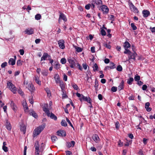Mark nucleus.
Wrapping results in <instances>:
<instances>
[{"label": "nucleus", "mask_w": 155, "mask_h": 155, "mask_svg": "<svg viewBox=\"0 0 155 155\" xmlns=\"http://www.w3.org/2000/svg\"><path fill=\"white\" fill-rule=\"evenodd\" d=\"M45 127V124H42L36 128L34 130L33 136L34 137L38 135L44 130Z\"/></svg>", "instance_id": "f257e3e1"}, {"label": "nucleus", "mask_w": 155, "mask_h": 155, "mask_svg": "<svg viewBox=\"0 0 155 155\" xmlns=\"http://www.w3.org/2000/svg\"><path fill=\"white\" fill-rule=\"evenodd\" d=\"M25 87L27 88L31 93L34 92L35 88L34 85L31 82H28L27 81H25L24 83Z\"/></svg>", "instance_id": "f03ea898"}, {"label": "nucleus", "mask_w": 155, "mask_h": 155, "mask_svg": "<svg viewBox=\"0 0 155 155\" xmlns=\"http://www.w3.org/2000/svg\"><path fill=\"white\" fill-rule=\"evenodd\" d=\"M7 87L14 94L16 93L17 88L15 86L12 82L11 81H8L7 83Z\"/></svg>", "instance_id": "7ed1b4c3"}, {"label": "nucleus", "mask_w": 155, "mask_h": 155, "mask_svg": "<svg viewBox=\"0 0 155 155\" xmlns=\"http://www.w3.org/2000/svg\"><path fill=\"white\" fill-rule=\"evenodd\" d=\"M102 5V1L101 0H92L91 2V9H94L96 6L97 8H99Z\"/></svg>", "instance_id": "20e7f679"}, {"label": "nucleus", "mask_w": 155, "mask_h": 155, "mask_svg": "<svg viewBox=\"0 0 155 155\" xmlns=\"http://www.w3.org/2000/svg\"><path fill=\"white\" fill-rule=\"evenodd\" d=\"M137 55V54L136 52L134 53L131 52L128 55V59H127L125 62L128 61L129 63H130L131 59H132L135 61L136 60V57Z\"/></svg>", "instance_id": "39448f33"}, {"label": "nucleus", "mask_w": 155, "mask_h": 155, "mask_svg": "<svg viewBox=\"0 0 155 155\" xmlns=\"http://www.w3.org/2000/svg\"><path fill=\"white\" fill-rule=\"evenodd\" d=\"M129 7L130 10L135 13H138L139 11L137 8L133 5L132 3L130 1L128 2Z\"/></svg>", "instance_id": "423d86ee"}, {"label": "nucleus", "mask_w": 155, "mask_h": 155, "mask_svg": "<svg viewBox=\"0 0 155 155\" xmlns=\"http://www.w3.org/2000/svg\"><path fill=\"white\" fill-rule=\"evenodd\" d=\"M68 61L70 64V67L72 68H74L76 66V63L74 58H69L68 59Z\"/></svg>", "instance_id": "0eeeda50"}, {"label": "nucleus", "mask_w": 155, "mask_h": 155, "mask_svg": "<svg viewBox=\"0 0 155 155\" xmlns=\"http://www.w3.org/2000/svg\"><path fill=\"white\" fill-rule=\"evenodd\" d=\"M61 19L63 20L64 22H66L67 20V19L65 15L61 12H60L58 19V22L59 23H60L61 20Z\"/></svg>", "instance_id": "6e6552de"}, {"label": "nucleus", "mask_w": 155, "mask_h": 155, "mask_svg": "<svg viewBox=\"0 0 155 155\" xmlns=\"http://www.w3.org/2000/svg\"><path fill=\"white\" fill-rule=\"evenodd\" d=\"M9 104L11 108L14 112H16L17 110V107L14 102L12 101H11Z\"/></svg>", "instance_id": "1a4fd4ad"}, {"label": "nucleus", "mask_w": 155, "mask_h": 155, "mask_svg": "<svg viewBox=\"0 0 155 155\" xmlns=\"http://www.w3.org/2000/svg\"><path fill=\"white\" fill-rule=\"evenodd\" d=\"M64 43V41L62 39L58 41V44L60 48L63 49L65 48Z\"/></svg>", "instance_id": "9d476101"}, {"label": "nucleus", "mask_w": 155, "mask_h": 155, "mask_svg": "<svg viewBox=\"0 0 155 155\" xmlns=\"http://www.w3.org/2000/svg\"><path fill=\"white\" fill-rule=\"evenodd\" d=\"M80 99L81 101L83 100L86 101L88 103H91V99L89 97L88 98L87 97H85L83 95H81V97L80 98Z\"/></svg>", "instance_id": "9b49d317"}, {"label": "nucleus", "mask_w": 155, "mask_h": 155, "mask_svg": "<svg viewBox=\"0 0 155 155\" xmlns=\"http://www.w3.org/2000/svg\"><path fill=\"white\" fill-rule=\"evenodd\" d=\"M100 7H101V10L104 13L106 14L108 12L109 9L107 6L104 5H101Z\"/></svg>", "instance_id": "f8f14e48"}, {"label": "nucleus", "mask_w": 155, "mask_h": 155, "mask_svg": "<svg viewBox=\"0 0 155 155\" xmlns=\"http://www.w3.org/2000/svg\"><path fill=\"white\" fill-rule=\"evenodd\" d=\"M48 57V58H51V56L47 53H44L42 57H41V62L43 60L45 61L46 60L47 58Z\"/></svg>", "instance_id": "ddd939ff"}, {"label": "nucleus", "mask_w": 155, "mask_h": 155, "mask_svg": "<svg viewBox=\"0 0 155 155\" xmlns=\"http://www.w3.org/2000/svg\"><path fill=\"white\" fill-rule=\"evenodd\" d=\"M25 34L28 35H31L34 33V30L32 28H28L25 30Z\"/></svg>", "instance_id": "4468645a"}, {"label": "nucleus", "mask_w": 155, "mask_h": 155, "mask_svg": "<svg viewBox=\"0 0 155 155\" xmlns=\"http://www.w3.org/2000/svg\"><path fill=\"white\" fill-rule=\"evenodd\" d=\"M57 135L59 136H65L66 135L65 131L63 130H61L57 132Z\"/></svg>", "instance_id": "2eb2a0df"}, {"label": "nucleus", "mask_w": 155, "mask_h": 155, "mask_svg": "<svg viewBox=\"0 0 155 155\" xmlns=\"http://www.w3.org/2000/svg\"><path fill=\"white\" fill-rule=\"evenodd\" d=\"M142 14H143V16L144 18L147 17L150 15L149 11L147 10H143L142 12Z\"/></svg>", "instance_id": "dca6fc26"}, {"label": "nucleus", "mask_w": 155, "mask_h": 155, "mask_svg": "<svg viewBox=\"0 0 155 155\" xmlns=\"http://www.w3.org/2000/svg\"><path fill=\"white\" fill-rule=\"evenodd\" d=\"M20 130L21 131H22L23 134H25L26 132V125L24 124H21L20 125Z\"/></svg>", "instance_id": "f3484780"}, {"label": "nucleus", "mask_w": 155, "mask_h": 155, "mask_svg": "<svg viewBox=\"0 0 155 155\" xmlns=\"http://www.w3.org/2000/svg\"><path fill=\"white\" fill-rule=\"evenodd\" d=\"M48 104H45L43 107V110L45 112L46 114H49L50 112L48 108Z\"/></svg>", "instance_id": "a211bd4d"}, {"label": "nucleus", "mask_w": 155, "mask_h": 155, "mask_svg": "<svg viewBox=\"0 0 155 155\" xmlns=\"http://www.w3.org/2000/svg\"><path fill=\"white\" fill-rule=\"evenodd\" d=\"M55 81L57 84H58L60 82L61 80L58 74H56L54 77Z\"/></svg>", "instance_id": "6ab92c4d"}, {"label": "nucleus", "mask_w": 155, "mask_h": 155, "mask_svg": "<svg viewBox=\"0 0 155 155\" xmlns=\"http://www.w3.org/2000/svg\"><path fill=\"white\" fill-rule=\"evenodd\" d=\"M47 115L48 116L50 117L51 118L54 119L55 120H56L57 119V117L52 113H51L50 114V112H49V114H47Z\"/></svg>", "instance_id": "aec40b11"}, {"label": "nucleus", "mask_w": 155, "mask_h": 155, "mask_svg": "<svg viewBox=\"0 0 155 155\" xmlns=\"http://www.w3.org/2000/svg\"><path fill=\"white\" fill-rule=\"evenodd\" d=\"M124 81L123 80H122L118 87V89L119 91H120L123 89L124 87Z\"/></svg>", "instance_id": "412c9836"}, {"label": "nucleus", "mask_w": 155, "mask_h": 155, "mask_svg": "<svg viewBox=\"0 0 155 155\" xmlns=\"http://www.w3.org/2000/svg\"><path fill=\"white\" fill-rule=\"evenodd\" d=\"M92 139L96 143L98 142L100 140V139L98 136L97 134H95L92 137Z\"/></svg>", "instance_id": "4be33fe9"}, {"label": "nucleus", "mask_w": 155, "mask_h": 155, "mask_svg": "<svg viewBox=\"0 0 155 155\" xmlns=\"http://www.w3.org/2000/svg\"><path fill=\"white\" fill-rule=\"evenodd\" d=\"M150 103L149 102L146 103L145 104V108L146 109V110L148 112L150 111L152 109L150 107H149Z\"/></svg>", "instance_id": "5701e85b"}, {"label": "nucleus", "mask_w": 155, "mask_h": 155, "mask_svg": "<svg viewBox=\"0 0 155 155\" xmlns=\"http://www.w3.org/2000/svg\"><path fill=\"white\" fill-rule=\"evenodd\" d=\"M36 83L39 85H41V82L40 81L39 78L38 76H35L34 78Z\"/></svg>", "instance_id": "b1692460"}, {"label": "nucleus", "mask_w": 155, "mask_h": 155, "mask_svg": "<svg viewBox=\"0 0 155 155\" xmlns=\"http://www.w3.org/2000/svg\"><path fill=\"white\" fill-rule=\"evenodd\" d=\"M29 114L35 118H36L38 116L36 113L33 110H31L29 111Z\"/></svg>", "instance_id": "393cba45"}, {"label": "nucleus", "mask_w": 155, "mask_h": 155, "mask_svg": "<svg viewBox=\"0 0 155 155\" xmlns=\"http://www.w3.org/2000/svg\"><path fill=\"white\" fill-rule=\"evenodd\" d=\"M35 153H37L39 152V145L38 144V141H36L35 143Z\"/></svg>", "instance_id": "a878e982"}, {"label": "nucleus", "mask_w": 155, "mask_h": 155, "mask_svg": "<svg viewBox=\"0 0 155 155\" xmlns=\"http://www.w3.org/2000/svg\"><path fill=\"white\" fill-rule=\"evenodd\" d=\"M8 63L9 64L13 65L15 64V60L13 58H11L9 59Z\"/></svg>", "instance_id": "bb28decb"}, {"label": "nucleus", "mask_w": 155, "mask_h": 155, "mask_svg": "<svg viewBox=\"0 0 155 155\" xmlns=\"http://www.w3.org/2000/svg\"><path fill=\"white\" fill-rule=\"evenodd\" d=\"M75 143L74 141H72L71 142H68L67 143V146L69 147H73L74 146Z\"/></svg>", "instance_id": "cd10ccee"}, {"label": "nucleus", "mask_w": 155, "mask_h": 155, "mask_svg": "<svg viewBox=\"0 0 155 155\" xmlns=\"http://www.w3.org/2000/svg\"><path fill=\"white\" fill-rule=\"evenodd\" d=\"M6 143L5 142H3L2 149L5 152H7L8 151V147L6 146Z\"/></svg>", "instance_id": "c85d7f7f"}, {"label": "nucleus", "mask_w": 155, "mask_h": 155, "mask_svg": "<svg viewBox=\"0 0 155 155\" xmlns=\"http://www.w3.org/2000/svg\"><path fill=\"white\" fill-rule=\"evenodd\" d=\"M22 105L25 110H26L28 109V107L27 104L25 101L24 100L23 101Z\"/></svg>", "instance_id": "c756f323"}, {"label": "nucleus", "mask_w": 155, "mask_h": 155, "mask_svg": "<svg viewBox=\"0 0 155 155\" xmlns=\"http://www.w3.org/2000/svg\"><path fill=\"white\" fill-rule=\"evenodd\" d=\"M130 46V45L129 43L127 41L125 42L124 43V48H128Z\"/></svg>", "instance_id": "7c9ffc66"}, {"label": "nucleus", "mask_w": 155, "mask_h": 155, "mask_svg": "<svg viewBox=\"0 0 155 155\" xmlns=\"http://www.w3.org/2000/svg\"><path fill=\"white\" fill-rule=\"evenodd\" d=\"M73 47L75 48L76 51L78 52H81L82 51V49L80 47L74 45H73Z\"/></svg>", "instance_id": "2f4dec72"}, {"label": "nucleus", "mask_w": 155, "mask_h": 155, "mask_svg": "<svg viewBox=\"0 0 155 155\" xmlns=\"http://www.w3.org/2000/svg\"><path fill=\"white\" fill-rule=\"evenodd\" d=\"M6 127L7 129L9 130H11L12 128L11 125L7 121L6 122Z\"/></svg>", "instance_id": "473e14b6"}, {"label": "nucleus", "mask_w": 155, "mask_h": 155, "mask_svg": "<svg viewBox=\"0 0 155 155\" xmlns=\"http://www.w3.org/2000/svg\"><path fill=\"white\" fill-rule=\"evenodd\" d=\"M93 70L94 71H98V67L97 64L95 63L93 67Z\"/></svg>", "instance_id": "72a5a7b5"}, {"label": "nucleus", "mask_w": 155, "mask_h": 155, "mask_svg": "<svg viewBox=\"0 0 155 155\" xmlns=\"http://www.w3.org/2000/svg\"><path fill=\"white\" fill-rule=\"evenodd\" d=\"M45 90L48 96L49 97L51 96V94L49 89L48 88H45Z\"/></svg>", "instance_id": "f704fd0d"}, {"label": "nucleus", "mask_w": 155, "mask_h": 155, "mask_svg": "<svg viewBox=\"0 0 155 155\" xmlns=\"http://www.w3.org/2000/svg\"><path fill=\"white\" fill-rule=\"evenodd\" d=\"M35 18L36 20H39L41 18V15L40 14H37L35 15Z\"/></svg>", "instance_id": "c9c22d12"}, {"label": "nucleus", "mask_w": 155, "mask_h": 155, "mask_svg": "<svg viewBox=\"0 0 155 155\" xmlns=\"http://www.w3.org/2000/svg\"><path fill=\"white\" fill-rule=\"evenodd\" d=\"M133 81V78H130L128 80L127 83L129 84H132V82Z\"/></svg>", "instance_id": "e433bc0d"}, {"label": "nucleus", "mask_w": 155, "mask_h": 155, "mask_svg": "<svg viewBox=\"0 0 155 155\" xmlns=\"http://www.w3.org/2000/svg\"><path fill=\"white\" fill-rule=\"evenodd\" d=\"M61 124L63 126L66 127L67 126V124L65 120H62Z\"/></svg>", "instance_id": "4c0bfd02"}, {"label": "nucleus", "mask_w": 155, "mask_h": 155, "mask_svg": "<svg viewBox=\"0 0 155 155\" xmlns=\"http://www.w3.org/2000/svg\"><path fill=\"white\" fill-rule=\"evenodd\" d=\"M110 69H113L115 68V64L112 62H110Z\"/></svg>", "instance_id": "58836bf2"}, {"label": "nucleus", "mask_w": 155, "mask_h": 155, "mask_svg": "<svg viewBox=\"0 0 155 155\" xmlns=\"http://www.w3.org/2000/svg\"><path fill=\"white\" fill-rule=\"evenodd\" d=\"M60 86L62 90H63L64 88V83L63 82H61V81L60 82Z\"/></svg>", "instance_id": "ea45409f"}, {"label": "nucleus", "mask_w": 155, "mask_h": 155, "mask_svg": "<svg viewBox=\"0 0 155 155\" xmlns=\"http://www.w3.org/2000/svg\"><path fill=\"white\" fill-rule=\"evenodd\" d=\"M51 139L52 141L54 142L57 140V138L56 136H53L51 137Z\"/></svg>", "instance_id": "a19ab883"}, {"label": "nucleus", "mask_w": 155, "mask_h": 155, "mask_svg": "<svg viewBox=\"0 0 155 155\" xmlns=\"http://www.w3.org/2000/svg\"><path fill=\"white\" fill-rule=\"evenodd\" d=\"M134 79L135 81H138L140 79V77L139 75H136L134 77Z\"/></svg>", "instance_id": "79ce46f5"}, {"label": "nucleus", "mask_w": 155, "mask_h": 155, "mask_svg": "<svg viewBox=\"0 0 155 155\" xmlns=\"http://www.w3.org/2000/svg\"><path fill=\"white\" fill-rule=\"evenodd\" d=\"M125 51L124 52V53L125 54H127L128 55L131 52L128 49V48H124Z\"/></svg>", "instance_id": "37998d69"}, {"label": "nucleus", "mask_w": 155, "mask_h": 155, "mask_svg": "<svg viewBox=\"0 0 155 155\" xmlns=\"http://www.w3.org/2000/svg\"><path fill=\"white\" fill-rule=\"evenodd\" d=\"M72 87L74 88L76 90H78V87L77 85L75 84H72Z\"/></svg>", "instance_id": "c03bdc74"}, {"label": "nucleus", "mask_w": 155, "mask_h": 155, "mask_svg": "<svg viewBox=\"0 0 155 155\" xmlns=\"http://www.w3.org/2000/svg\"><path fill=\"white\" fill-rule=\"evenodd\" d=\"M66 62V60L65 58H62L61 60V62L63 64H65Z\"/></svg>", "instance_id": "a18cd8bd"}, {"label": "nucleus", "mask_w": 155, "mask_h": 155, "mask_svg": "<svg viewBox=\"0 0 155 155\" xmlns=\"http://www.w3.org/2000/svg\"><path fill=\"white\" fill-rule=\"evenodd\" d=\"M22 61H21V60H18L17 62V65L18 66H21L22 64Z\"/></svg>", "instance_id": "49530a36"}, {"label": "nucleus", "mask_w": 155, "mask_h": 155, "mask_svg": "<svg viewBox=\"0 0 155 155\" xmlns=\"http://www.w3.org/2000/svg\"><path fill=\"white\" fill-rule=\"evenodd\" d=\"M92 5L91 4H88L87 5L85 6V8L87 10H89L90 9V7L91 8Z\"/></svg>", "instance_id": "de8ad7c7"}, {"label": "nucleus", "mask_w": 155, "mask_h": 155, "mask_svg": "<svg viewBox=\"0 0 155 155\" xmlns=\"http://www.w3.org/2000/svg\"><path fill=\"white\" fill-rule=\"evenodd\" d=\"M131 27L132 28L133 30H135L137 28L136 26L134 25V23H131Z\"/></svg>", "instance_id": "09e8293b"}, {"label": "nucleus", "mask_w": 155, "mask_h": 155, "mask_svg": "<svg viewBox=\"0 0 155 155\" xmlns=\"http://www.w3.org/2000/svg\"><path fill=\"white\" fill-rule=\"evenodd\" d=\"M117 69L118 71H122V68L121 65H119L117 66Z\"/></svg>", "instance_id": "8fccbe9b"}, {"label": "nucleus", "mask_w": 155, "mask_h": 155, "mask_svg": "<svg viewBox=\"0 0 155 155\" xmlns=\"http://www.w3.org/2000/svg\"><path fill=\"white\" fill-rule=\"evenodd\" d=\"M60 68V64L58 63H57L55 65V68L56 69H59Z\"/></svg>", "instance_id": "3c124183"}, {"label": "nucleus", "mask_w": 155, "mask_h": 155, "mask_svg": "<svg viewBox=\"0 0 155 155\" xmlns=\"http://www.w3.org/2000/svg\"><path fill=\"white\" fill-rule=\"evenodd\" d=\"M117 88L116 87L113 86L112 87L111 90L113 92H115L117 91Z\"/></svg>", "instance_id": "603ef678"}, {"label": "nucleus", "mask_w": 155, "mask_h": 155, "mask_svg": "<svg viewBox=\"0 0 155 155\" xmlns=\"http://www.w3.org/2000/svg\"><path fill=\"white\" fill-rule=\"evenodd\" d=\"M101 35L103 36H105L106 35V33L105 31L103 29H102L101 30Z\"/></svg>", "instance_id": "864d4df0"}, {"label": "nucleus", "mask_w": 155, "mask_h": 155, "mask_svg": "<svg viewBox=\"0 0 155 155\" xmlns=\"http://www.w3.org/2000/svg\"><path fill=\"white\" fill-rule=\"evenodd\" d=\"M7 65V63L5 62L2 63L1 65L2 68H4Z\"/></svg>", "instance_id": "5fc2aeb1"}, {"label": "nucleus", "mask_w": 155, "mask_h": 155, "mask_svg": "<svg viewBox=\"0 0 155 155\" xmlns=\"http://www.w3.org/2000/svg\"><path fill=\"white\" fill-rule=\"evenodd\" d=\"M104 46L108 49H110L111 47V46L109 44H104Z\"/></svg>", "instance_id": "6e6d98bb"}, {"label": "nucleus", "mask_w": 155, "mask_h": 155, "mask_svg": "<svg viewBox=\"0 0 155 155\" xmlns=\"http://www.w3.org/2000/svg\"><path fill=\"white\" fill-rule=\"evenodd\" d=\"M20 54L21 55H23L24 53V51L23 49H20L19 51Z\"/></svg>", "instance_id": "4d7b16f0"}, {"label": "nucleus", "mask_w": 155, "mask_h": 155, "mask_svg": "<svg viewBox=\"0 0 155 155\" xmlns=\"http://www.w3.org/2000/svg\"><path fill=\"white\" fill-rule=\"evenodd\" d=\"M147 86L146 85H143L142 87V89L143 90H146L147 88Z\"/></svg>", "instance_id": "13d9d810"}, {"label": "nucleus", "mask_w": 155, "mask_h": 155, "mask_svg": "<svg viewBox=\"0 0 155 155\" xmlns=\"http://www.w3.org/2000/svg\"><path fill=\"white\" fill-rule=\"evenodd\" d=\"M66 120L68 123L70 124V125L72 127H73V126L71 123V122L70 120L67 118H66Z\"/></svg>", "instance_id": "bf43d9fd"}, {"label": "nucleus", "mask_w": 155, "mask_h": 155, "mask_svg": "<svg viewBox=\"0 0 155 155\" xmlns=\"http://www.w3.org/2000/svg\"><path fill=\"white\" fill-rule=\"evenodd\" d=\"M42 74L44 76H47L48 74V71H45L43 72L42 73Z\"/></svg>", "instance_id": "052dcab7"}, {"label": "nucleus", "mask_w": 155, "mask_h": 155, "mask_svg": "<svg viewBox=\"0 0 155 155\" xmlns=\"http://www.w3.org/2000/svg\"><path fill=\"white\" fill-rule=\"evenodd\" d=\"M41 41V39H37L35 40V42L36 44L39 43Z\"/></svg>", "instance_id": "680f3d73"}, {"label": "nucleus", "mask_w": 155, "mask_h": 155, "mask_svg": "<svg viewBox=\"0 0 155 155\" xmlns=\"http://www.w3.org/2000/svg\"><path fill=\"white\" fill-rule=\"evenodd\" d=\"M18 93L21 95H23L24 94L23 92L21 89L18 90Z\"/></svg>", "instance_id": "e2e57ef3"}, {"label": "nucleus", "mask_w": 155, "mask_h": 155, "mask_svg": "<svg viewBox=\"0 0 155 155\" xmlns=\"http://www.w3.org/2000/svg\"><path fill=\"white\" fill-rule=\"evenodd\" d=\"M63 77L64 80L65 81H66L67 80V76L65 74H64Z\"/></svg>", "instance_id": "0e129e2a"}, {"label": "nucleus", "mask_w": 155, "mask_h": 155, "mask_svg": "<svg viewBox=\"0 0 155 155\" xmlns=\"http://www.w3.org/2000/svg\"><path fill=\"white\" fill-rule=\"evenodd\" d=\"M83 67V68L85 69L86 70L87 69V65L86 64H82Z\"/></svg>", "instance_id": "69168bd1"}, {"label": "nucleus", "mask_w": 155, "mask_h": 155, "mask_svg": "<svg viewBox=\"0 0 155 155\" xmlns=\"http://www.w3.org/2000/svg\"><path fill=\"white\" fill-rule=\"evenodd\" d=\"M77 66L78 67V68L81 71L82 70V67L79 64H77Z\"/></svg>", "instance_id": "338daca9"}, {"label": "nucleus", "mask_w": 155, "mask_h": 155, "mask_svg": "<svg viewBox=\"0 0 155 155\" xmlns=\"http://www.w3.org/2000/svg\"><path fill=\"white\" fill-rule=\"evenodd\" d=\"M118 144L119 146L121 147L123 145V143L121 142L120 140H119L118 142Z\"/></svg>", "instance_id": "774afa93"}]
</instances>
